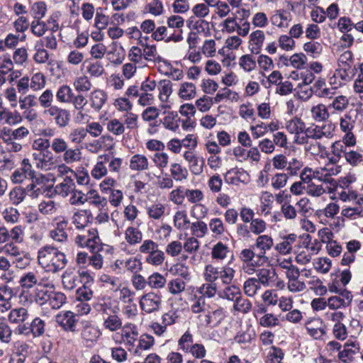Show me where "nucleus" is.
<instances>
[{
    "label": "nucleus",
    "instance_id": "4",
    "mask_svg": "<svg viewBox=\"0 0 363 363\" xmlns=\"http://www.w3.org/2000/svg\"><path fill=\"white\" fill-rule=\"evenodd\" d=\"M75 242L79 246L87 247L91 252L100 251L102 249L101 240L96 228H89L83 230L75 238Z\"/></svg>",
    "mask_w": 363,
    "mask_h": 363
},
{
    "label": "nucleus",
    "instance_id": "56",
    "mask_svg": "<svg viewBox=\"0 0 363 363\" xmlns=\"http://www.w3.org/2000/svg\"><path fill=\"white\" fill-rule=\"evenodd\" d=\"M168 290L172 294L176 295L185 290L186 284L184 280L177 278L171 280L167 284Z\"/></svg>",
    "mask_w": 363,
    "mask_h": 363
},
{
    "label": "nucleus",
    "instance_id": "53",
    "mask_svg": "<svg viewBox=\"0 0 363 363\" xmlns=\"http://www.w3.org/2000/svg\"><path fill=\"white\" fill-rule=\"evenodd\" d=\"M170 172L172 178L176 181H182L186 179L188 176V172L186 168H183L178 163L171 164Z\"/></svg>",
    "mask_w": 363,
    "mask_h": 363
},
{
    "label": "nucleus",
    "instance_id": "22",
    "mask_svg": "<svg viewBox=\"0 0 363 363\" xmlns=\"http://www.w3.org/2000/svg\"><path fill=\"white\" fill-rule=\"evenodd\" d=\"M22 117L17 111L11 112L6 108H4L0 111V124H7L9 125H14L21 123Z\"/></svg>",
    "mask_w": 363,
    "mask_h": 363
},
{
    "label": "nucleus",
    "instance_id": "42",
    "mask_svg": "<svg viewBox=\"0 0 363 363\" xmlns=\"http://www.w3.org/2000/svg\"><path fill=\"white\" fill-rule=\"evenodd\" d=\"M196 95V86L190 82H184L181 84L179 96L184 99L189 100L193 99Z\"/></svg>",
    "mask_w": 363,
    "mask_h": 363
},
{
    "label": "nucleus",
    "instance_id": "2",
    "mask_svg": "<svg viewBox=\"0 0 363 363\" xmlns=\"http://www.w3.org/2000/svg\"><path fill=\"white\" fill-rule=\"evenodd\" d=\"M38 264L48 272L56 273L65 267L67 259L57 248L45 245L38 252Z\"/></svg>",
    "mask_w": 363,
    "mask_h": 363
},
{
    "label": "nucleus",
    "instance_id": "32",
    "mask_svg": "<svg viewBox=\"0 0 363 363\" xmlns=\"http://www.w3.org/2000/svg\"><path fill=\"white\" fill-rule=\"evenodd\" d=\"M180 122L181 119L177 113L169 112L163 118L162 124L167 129L176 132L179 128Z\"/></svg>",
    "mask_w": 363,
    "mask_h": 363
},
{
    "label": "nucleus",
    "instance_id": "24",
    "mask_svg": "<svg viewBox=\"0 0 363 363\" xmlns=\"http://www.w3.org/2000/svg\"><path fill=\"white\" fill-rule=\"evenodd\" d=\"M265 39L264 33L261 30H256L250 35V45L252 46L251 50L255 54H259L261 51L263 43Z\"/></svg>",
    "mask_w": 363,
    "mask_h": 363
},
{
    "label": "nucleus",
    "instance_id": "52",
    "mask_svg": "<svg viewBox=\"0 0 363 363\" xmlns=\"http://www.w3.org/2000/svg\"><path fill=\"white\" fill-rule=\"evenodd\" d=\"M106 128L115 135H121L125 132L124 124L116 118L108 121L106 123Z\"/></svg>",
    "mask_w": 363,
    "mask_h": 363
},
{
    "label": "nucleus",
    "instance_id": "39",
    "mask_svg": "<svg viewBox=\"0 0 363 363\" xmlns=\"http://www.w3.org/2000/svg\"><path fill=\"white\" fill-rule=\"evenodd\" d=\"M74 92L71 87L68 85L64 84L60 86L56 92L57 100L63 104H69Z\"/></svg>",
    "mask_w": 363,
    "mask_h": 363
},
{
    "label": "nucleus",
    "instance_id": "3",
    "mask_svg": "<svg viewBox=\"0 0 363 363\" xmlns=\"http://www.w3.org/2000/svg\"><path fill=\"white\" fill-rule=\"evenodd\" d=\"M75 242L79 246L87 247L91 252L100 251L102 249L101 240L96 228H89L83 230L75 238Z\"/></svg>",
    "mask_w": 363,
    "mask_h": 363
},
{
    "label": "nucleus",
    "instance_id": "10",
    "mask_svg": "<svg viewBox=\"0 0 363 363\" xmlns=\"http://www.w3.org/2000/svg\"><path fill=\"white\" fill-rule=\"evenodd\" d=\"M38 276L37 272H28L24 273L20 278L19 284L23 289V292L20 296L21 302H31L25 295V289H30L35 285H38Z\"/></svg>",
    "mask_w": 363,
    "mask_h": 363
},
{
    "label": "nucleus",
    "instance_id": "36",
    "mask_svg": "<svg viewBox=\"0 0 363 363\" xmlns=\"http://www.w3.org/2000/svg\"><path fill=\"white\" fill-rule=\"evenodd\" d=\"M140 43L143 47V56L145 60L147 61H161L162 57L157 55V48L155 45H149L144 44L140 40Z\"/></svg>",
    "mask_w": 363,
    "mask_h": 363
},
{
    "label": "nucleus",
    "instance_id": "8",
    "mask_svg": "<svg viewBox=\"0 0 363 363\" xmlns=\"http://www.w3.org/2000/svg\"><path fill=\"white\" fill-rule=\"evenodd\" d=\"M56 322L67 332L77 331V319L74 313L70 311H62L55 317Z\"/></svg>",
    "mask_w": 363,
    "mask_h": 363
},
{
    "label": "nucleus",
    "instance_id": "57",
    "mask_svg": "<svg viewBox=\"0 0 363 363\" xmlns=\"http://www.w3.org/2000/svg\"><path fill=\"white\" fill-rule=\"evenodd\" d=\"M239 65L244 71L250 72L256 67V62L250 55H244L239 59Z\"/></svg>",
    "mask_w": 363,
    "mask_h": 363
},
{
    "label": "nucleus",
    "instance_id": "25",
    "mask_svg": "<svg viewBox=\"0 0 363 363\" xmlns=\"http://www.w3.org/2000/svg\"><path fill=\"white\" fill-rule=\"evenodd\" d=\"M14 295L11 287L6 284L0 285V306L6 311L11 307V300Z\"/></svg>",
    "mask_w": 363,
    "mask_h": 363
},
{
    "label": "nucleus",
    "instance_id": "48",
    "mask_svg": "<svg viewBox=\"0 0 363 363\" xmlns=\"http://www.w3.org/2000/svg\"><path fill=\"white\" fill-rule=\"evenodd\" d=\"M165 277L158 272L151 274L147 279V284L152 289H162L166 284Z\"/></svg>",
    "mask_w": 363,
    "mask_h": 363
},
{
    "label": "nucleus",
    "instance_id": "28",
    "mask_svg": "<svg viewBox=\"0 0 363 363\" xmlns=\"http://www.w3.org/2000/svg\"><path fill=\"white\" fill-rule=\"evenodd\" d=\"M304 133L305 135L300 138V141L298 142L300 144L308 143V139L317 140L323 138L318 125L312 124L308 128L305 127Z\"/></svg>",
    "mask_w": 363,
    "mask_h": 363
},
{
    "label": "nucleus",
    "instance_id": "50",
    "mask_svg": "<svg viewBox=\"0 0 363 363\" xmlns=\"http://www.w3.org/2000/svg\"><path fill=\"white\" fill-rule=\"evenodd\" d=\"M164 258V252L157 248L145 257V262L151 265L160 266L163 263Z\"/></svg>",
    "mask_w": 363,
    "mask_h": 363
},
{
    "label": "nucleus",
    "instance_id": "64",
    "mask_svg": "<svg viewBox=\"0 0 363 363\" xmlns=\"http://www.w3.org/2000/svg\"><path fill=\"white\" fill-rule=\"evenodd\" d=\"M249 223L250 232L257 235H260V234L263 233L267 228L266 222L261 218H254Z\"/></svg>",
    "mask_w": 363,
    "mask_h": 363
},
{
    "label": "nucleus",
    "instance_id": "9",
    "mask_svg": "<svg viewBox=\"0 0 363 363\" xmlns=\"http://www.w3.org/2000/svg\"><path fill=\"white\" fill-rule=\"evenodd\" d=\"M227 184L238 185L240 183L247 184L250 181L248 173L242 168H232L224 175Z\"/></svg>",
    "mask_w": 363,
    "mask_h": 363
},
{
    "label": "nucleus",
    "instance_id": "26",
    "mask_svg": "<svg viewBox=\"0 0 363 363\" xmlns=\"http://www.w3.org/2000/svg\"><path fill=\"white\" fill-rule=\"evenodd\" d=\"M305 127V123L298 117H294L293 118L287 121L286 123V129L287 131L297 136L296 141L298 140V135L301 133H304Z\"/></svg>",
    "mask_w": 363,
    "mask_h": 363
},
{
    "label": "nucleus",
    "instance_id": "58",
    "mask_svg": "<svg viewBox=\"0 0 363 363\" xmlns=\"http://www.w3.org/2000/svg\"><path fill=\"white\" fill-rule=\"evenodd\" d=\"M174 225L178 229H186L190 221L188 219L186 211H181L176 212L174 216Z\"/></svg>",
    "mask_w": 363,
    "mask_h": 363
},
{
    "label": "nucleus",
    "instance_id": "29",
    "mask_svg": "<svg viewBox=\"0 0 363 363\" xmlns=\"http://www.w3.org/2000/svg\"><path fill=\"white\" fill-rule=\"evenodd\" d=\"M311 113L312 118L316 122L325 121L330 117L326 106L322 104L313 106Z\"/></svg>",
    "mask_w": 363,
    "mask_h": 363
},
{
    "label": "nucleus",
    "instance_id": "45",
    "mask_svg": "<svg viewBox=\"0 0 363 363\" xmlns=\"http://www.w3.org/2000/svg\"><path fill=\"white\" fill-rule=\"evenodd\" d=\"M197 292L205 298H213L217 292V284L213 282L203 284L197 289Z\"/></svg>",
    "mask_w": 363,
    "mask_h": 363
},
{
    "label": "nucleus",
    "instance_id": "41",
    "mask_svg": "<svg viewBox=\"0 0 363 363\" xmlns=\"http://www.w3.org/2000/svg\"><path fill=\"white\" fill-rule=\"evenodd\" d=\"M142 238V233L137 228L128 227L125 232V239L130 245H135L140 242Z\"/></svg>",
    "mask_w": 363,
    "mask_h": 363
},
{
    "label": "nucleus",
    "instance_id": "7",
    "mask_svg": "<svg viewBox=\"0 0 363 363\" xmlns=\"http://www.w3.org/2000/svg\"><path fill=\"white\" fill-rule=\"evenodd\" d=\"M162 298L155 292H149L141 296L140 306L141 309L147 313L157 311L161 306Z\"/></svg>",
    "mask_w": 363,
    "mask_h": 363
},
{
    "label": "nucleus",
    "instance_id": "14",
    "mask_svg": "<svg viewBox=\"0 0 363 363\" xmlns=\"http://www.w3.org/2000/svg\"><path fill=\"white\" fill-rule=\"evenodd\" d=\"M255 336L256 333L254 328L250 324H246L241 327L235 336L234 340L238 344L247 345L251 343Z\"/></svg>",
    "mask_w": 363,
    "mask_h": 363
},
{
    "label": "nucleus",
    "instance_id": "47",
    "mask_svg": "<svg viewBox=\"0 0 363 363\" xmlns=\"http://www.w3.org/2000/svg\"><path fill=\"white\" fill-rule=\"evenodd\" d=\"M220 267L213 264H207L204 269L203 277L207 282L215 283L219 279Z\"/></svg>",
    "mask_w": 363,
    "mask_h": 363
},
{
    "label": "nucleus",
    "instance_id": "51",
    "mask_svg": "<svg viewBox=\"0 0 363 363\" xmlns=\"http://www.w3.org/2000/svg\"><path fill=\"white\" fill-rule=\"evenodd\" d=\"M170 272L174 275L179 276L184 280H190V272L189 267L183 263H177L170 268Z\"/></svg>",
    "mask_w": 363,
    "mask_h": 363
},
{
    "label": "nucleus",
    "instance_id": "30",
    "mask_svg": "<svg viewBox=\"0 0 363 363\" xmlns=\"http://www.w3.org/2000/svg\"><path fill=\"white\" fill-rule=\"evenodd\" d=\"M75 188V184L72 179L68 177H66L63 182L60 184H58L55 187V191L62 196H67L68 194L74 191Z\"/></svg>",
    "mask_w": 363,
    "mask_h": 363
},
{
    "label": "nucleus",
    "instance_id": "17",
    "mask_svg": "<svg viewBox=\"0 0 363 363\" xmlns=\"http://www.w3.org/2000/svg\"><path fill=\"white\" fill-rule=\"evenodd\" d=\"M100 335L99 330L93 325H87L83 328L81 336L87 347L92 346Z\"/></svg>",
    "mask_w": 363,
    "mask_h": 363
},
{
    "label": "nucleus",
    "instance_id": "46",
    "mask_svg": "<svg viewBox=\"0 0 363 363\" xmlns=\"http://www.w3.org/2000/svg\"><path fill=\"white\" fill-rule=\"evenodd\" d=\"M81 151L79 148H67L62 155L63 161L68 164L78 162L81 160Z\"/></svg>",
    "mask_w": 363,
    "mask_h": 363
},
{
    "label": "nucleus",
    "instance_id": "21",
    "mask_svg": "<svg viewBox=\"0 0 363 363\" xmlns=\"http://www.w3.org/2000/svg\"><path fill=\"white\" fill-rule=\"evenodd\" d=\"M345 146L340 142L336 141L331 145V152L328 155V159L330 164H337L342 157H345Z\"/></svg>",
    "mask_w": 363,
    "mask_h": 363
},
{
    "label": "nucleus",
    "instance_id": "49",
    "mask_svg": "<svg viewBox=\"0 0 363 363\" xmlns=\"http://www.w3.org/2000/svg\"><path fill=\"white\" fill-rule=\"evenodd\" d=\"M235 271L230 267H220L219 279L225 285H230L233 283Z\"/></svg>",
    "mask_w": 363,
    "mask_h": 363
},
{
    "label": "nucleus",
    "instance_id": "1",
    "mask_svg": "<svg viewBox=\"0 0 363 363\" xmlns=\"http://www.w3.org/2000/svg\"><path fill=\"white\" fill-rule=\"evenodd\" d=\"M274 245L273 239L268 235H259L255 242L250 248L243 249L240 254L241 261L250 267L252 271L269 262L267 251Z\"/></svg>",
    "mask_w": 363,
    "mask_h": 363
},
{
    "label": "nucleus",
    "instance_id": "13",
    "mask_svg": "<svg viewBox=\"0 0 363 363\" xmlns=\"http://www.w3.org/2000/svg\"><path fill=\"white\" fill-rule=\"evenodd\" d=\"M256 275L257 280L265 287L274 286L277 279L275 269L272 267L261 268L257 271Z\"/></svg>",
    "mask_w": 363,
    "mask_h": 363
},
{
    "label": "nucleus",
    "instance_id": "20",
    "mask_svg": "<svg viewBox=\"0 0 363 363\" xmlns=\"http://www.w3.org/2000/svg\"><path fill=\"white\" fill-rule=\"evenodd\" d=\"M118 310V309L117 308L107 316L103 317V325L105 329L111 332H114L119 330L122 327V320L117 314Z\"/></svg>",
    "mask_w": 363,
    "mask_h": 363
},
{
    "label": "nucleus",
    "instance_id": "63",
    "mask_svg": "<svg viewBox=\"0 0 363 363\" xmlns=\"http://www.w3.org/2000/svg\"><path fill=\"white\" fill-rule=\"evenodd\" d=\"M52 150L57 155L64 153L68 147V144L65 139L62 138H55L50 143Z\"/></svg>",
    "mask_w": 363,
    "mask_h": 363
},
{
    "label": "nucleus",
    "instance_id": "38",
    "mask_svg": "<svg viewBox=\"0 0 363 363\" xmlns=\"http://www.w3.org/2000/svg\"><path fill=\"white\" fill-rule=\"evenodd\" d=\"M219 296L220 298L235 301L236 298L241 296V291L238 286L231 284L227 285L223 291L219 293Z\"/></svg>",
    "mask_w": 363,
    "mask_h": 363
},
{
    "label": "nucleus",
    "instance_id": "55",
    "mask_svg": "<svg viewBox=\"0 0 363 363\" xmlns=\"http://www.w3.org/2000/svg\"><path fill=\"white\" fill-rule=\"evenodd\" d=\"M303 49L308 55L316 58L322 52L323 46L318 42L310 41L304 44Z\"/></svg>",
    "mask_w": 363,
    "mask_h": 363
},
{
    "label": "nucleus",
    "instance_id": "62",
    "mask_svg": "<svg viewBox=\"0 0 363 363\" xmlns=\"http://www.w3.org/2000/svg\"><path fill=\"white\" fill-rule=\"evenodd\" d=\"M86 71L90 76L99 77L104 72V68L100 62H89L86 66Z\"/></svg>",
    "mask_w": 363,
    "mask_h": 363
},
{
    "label": "nucleus",
    "instance_id": "35",
    "mask_svg": "<svg viewBox=\"0 0 363 363\" xmlns=\"http://www.w3.org/2000/svg\"><path fill=\"white\" fill-rule=\"evenodd\" d=\"M355 71V67H352L350 65H345V67H339L335 70L334 77L340 78L344 82H349L354 77Z\"/></svg>",
    "mask_w": 363,
    "mask_h": 363
},
{
    "label": "nucleus",
    "instance_id": "44",
    "mask_svg": "<svg viewBox=\"0 0 363 363\" xmlns=\"http://www.w3.org/2000/svg\"><path fill=\"white\" fill-rule=\"evenodd\" d=\"M172 84L169 80H162L159 83L158 89L160 91L159 98L161 101H167L169 96L172 92Z\"/></svg>",
    "mask_w": 363,
    "mask_h": 363
},
{
    "label": "nucleus",
    "instance_id": "18",
    "mask_svg": "<svg viewBox=\"0 0 363 363\" xmlns=\"http://www.w3.org/2000/svg\"><path fill=\"white\" fill-rule=\"evenodd\" d=\"M305 325L308 334L315 339L321 338L325 333L323 322L320 319L308 320Z\"/></svg>",
    "mask_w": 363,
    "mask_h": 363
},
{
    "label": "nucleus",
    "instance_id": "33",
    "mask_svg": "<svg viewBox=\"0 0 363 363\" xmlns=\"http://www.w3.org/2000/svg\"><path fill=\"white\" fill-rule=\"evenodd\" d=\"M230 253L229 247L221 242L216 243L212 248L211 257L213 259L222 261Z\"/></svg>",
    "mask_w": 363,
    "mask_h": 363
},
{
    "label": "nucleus",
    "instance_id": "40",
    "mask_svg": "<svg viewBox=\"0 0 363 363\" xmlns=\"http://www.w3.org/2000/svg\"><path fill=\"white\" fill-rule=\"evenodd\" d=\"M73 86L75 91L81 94L89 91L92 84L86 76H80L74 79Z\"/></svg>",
    "mask_w": 363,
    "mask_h": 363
},
{
    "label": "nucleus",
    "instance_id": "16",
    "mask_svg": "<svg viewBox=\"0 0 363 363\" xmlns=\"http://www.w3.org/2000/svg\"><path fill=\"white\" fill-rule=\"evenodd\" d=\"M107 99L108 96L106 93L99 89L93 90L89 96L90 106L96 111H99L102 108Z\"/></svg>",
    "mask_w": 363,
    "mask_h": 363
},
{
    "label": "nucleus",
    "instance_id": "59",
    "mask_svg": "<svg viewBox=\"0 0 363 363\" xmlns=\"http://www.w3.org/2000/svg\"><path fill=\"white\" fill-rule=\"evenodd\" d=\"M106 162H104V156H100L99 161L91 170V175L96 179H100L107 173Z\"/></svg>",
    "mask_w": 363,
    "mask_h": 363
},
{
    "label": "nucleus",
    "instance_id": "12",
    "mask_svg": "<svg viewBox=\"0 0 363 363\" xmlns=\"http://www.w3.org/2000/svg\"><path fill=\"white\" fill-rule=\"evenodd\" d=\"M225 311L223 308H218L213 311H208L201 318L202 323L208 328L218 326L225 318Z\"/></svg>",
    "mask_w": 363,
    "mask_h": 363
},
{
    "label": "nucleus",
    "instance_id": "5",
    "mask_svg": "<svg viewBox=\"0 0 363 363\" xmlns=\"http://www.w3.org/2000/svg\"><path fill=\"white\" fill-rule=\"evenodd\" d=\"M44 114L50 117L56 125L62 128L67 126L70 122L71 115L69 110L54 105L50 108L45 109Z\"/></svg>",
    "mask_w": 363,
    "mask_h": 363
},
{
    "label": "nucleus",
    "instance_id": "31",
    "mask_svg": "<svg viewBox=\"0 0 363 363\" xmlns=\"http://www.w3.org/2000/svg\"><path fill=\"white\" fill-rule=\"evenodd\" d=\"M28 310L25 308L12 309L9 314V320L12 323H22L28 318Z\"/></svg>",
    "mask_w": 363,
    "mask_h": 363
},
{
    "label": "nucleus",
    "instance_id": "27",
    "mask_svg": "<svg viewBox=\"0 0 363 363\" xmlns=\"http://www.w3.org/2000/svg\"><path fill=\"white\" fill-rule=\"evenodd\" d=\"M149 168L148 160L144 155L135 154L130 160V169L133 171H144Z\"/></svg>",
    "mask_w": 363,
    "mask_h": 363
},
{
    "label": "nucleus",
    "instance_id": "34",
    "mask_svg": "<svg viewBox=\"0 0 363 363\" xmlns=\"http://www.w3.org/2000/svg\"><path fill=\"white\" fill-rule=\"evenodd\" d=\"M66 296L62 292L50 291L48 304L55 310L60 308L66 303Z\"/></svg>",
    "mask_w": 363,
    "mask_h": 363
},
{
    "label": "nucleus",
    "instance_id": "60",
    "mask_svg": "<svg viewBox=\"0 0 363 363\" xmlns=\"http://www.w3.org/2000/svg\"><path fill=\"white\" fill-rule=\"evenodd\" d=\"M31 32L37 37H42L48 30L45 22L41 20H33L30 25Z\"/></svg>",
    "mask_w": 363,
    "mask_h": 363
},
{
    "label": "nucleus",
    "instance_id": "37",
    "mask_svg": "<svg viewBox=\"0 0 363 363\" xmlns=\"http://www.w3.org/2000/svg\"><path fill=\"white\" fill-rule=\"evenodd\" d=\"M261 289V284L257 278L252 277L247 279L243 285V290L245 294L250 297H253L256 295L257 292Z\"/></svg>",
    "mask_w": 363,
    "mask_h": 363
},
{
    "label": "nucleus",
    "instance_id": "6",
    "mask_svg": "<svg viewBox=\"0 0 363 363\" xmlns=\"http://www.w3.org/2000/svg\"><path fill=\"white\" fill-rule=\"evenodd\" d=\"M33 158L37 168L43 170H52L57 167V160L51 150L33 153Z\"/></svg>",
    "mask_w": 363,
    "mask_h": 363
},
{
    "label": "nucleus",
    "instance_id": "43",
    "mask_svg": "<svg viewBox=\"0 0 363 363\" xmlns=\"http://www.w3.org/2000/svg\"><path fill=\"white\" fill-rule=\"evenodd\" d=\"M155 344L154 337L148 334H143L140 335L138 345L135 350V353L138 354L140 350H150Z\"/></svg>",
    "mask_w": 363,
    "mask_h": 363
},
{
    "label": "nucleus",
    "instance_id": "61",
    "mask_svg": "<svg viewBox=\"0 0 363 363\" xmlns=\"http://www.w3.org/2000/svg\"><path fill=\"white\" fill-rule=\"evenodd\" d=\"M128 57L129 60L131 62V63H133L135 65L143 64L144 58L143 56V52L142 49L139 47L133 46L129 50Z\"/></svg>",
    "mask_w": 363,
    "mask_h": 363
},
{
    "label": "nucleus",
    "instance_id": "19",
    "mask_svg": "<svg viewBox=\"0 0 363 363\" xmlns=\"http://www.w3.org/2000/svg\"><path fill=\"white\" fill-rule=\"evenodd\" d=\"M68 222L65 219L57 223L55 229L50 231V236L54 240L59 242H64L67 240L68 235L65 232Z\"/></svg>",
    "mask_w": 363,
    "mask_h": 363
},
{
    "label": "nucleus",
    "instance_id": "15",
    "mask_svg": "<svg viewBox=\"0 0 363 363\" xmlns=\"http://www.w3.org/2000/svg\"><path fill=\"white\" fill-rule=\"evenodd\" d=\"M296 242L299 245L301 239L298 238L296 234L291 233L285 236L281 242L276 245L275 250L281 255H287L291 253L293 245Z\"/></svg>",
    "mask_w": 363,
    "mask_h": 363
},
{
    "label": "nucleus",
    "instance_id": "23",
    "mask_svg": "<svg viewBox=\"0 0 363 363\" xmlns=\"http://www.w3.org/2000/svg\"><path fill=\"white\" fill-rule=\"evenodd\" d=\"M359 347L355 342L345 343L343 350L339 352V358L345 363H350L354 355L359 352Z\"/></svg>",
    "mask_w": 363,
    "mask_h": 363
},
{
    "label": "nucleus",
    "instance_id": "54",
    "mask_svg": "<svg viewBox=\"0 0 363 363\" xmlns=\"http://www.w3.org/2000/svg\"><path fill=\"white\" fill-rule=\"evenodd\" d=\"M50 291L46 289H42L40 285L38 284V287L35 291L34 299L35 302L40 306L48 304Z\"/></svg>",
    "mask_w": 363,
    "mask_h": 363
},
{
    "label": "nucleus",
    "instance_id": "11",
    "mask_svg": "<svg viewBox=\"0 0 363 363\" xmlns=\"http://www.w3.org/2000/svg\"><path fill=\"white\" fill-rule=\"evenodd\" d=\"M31 183L27 185L26 190L30 192V196L33 198H37L40 194H42L45 189L44 186L46 183V177L41 174L35 173L33 177H31Z\"/></svg>",
    "mask_w": 363,
    "mask_h": 363
}]
</instances>
